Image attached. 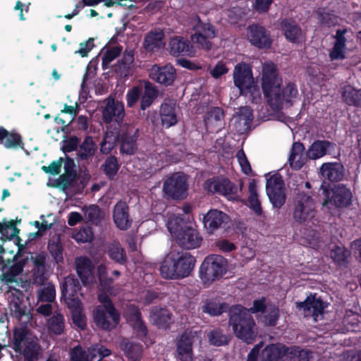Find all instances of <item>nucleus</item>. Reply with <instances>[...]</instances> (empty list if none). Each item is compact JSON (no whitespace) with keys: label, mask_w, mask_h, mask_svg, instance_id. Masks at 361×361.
Instances as JSON below:
<instances>
[{"label":"nucleus","mask_w":361,"mask_h":361,"mask_svg":"<svg viewBox=\"0 0 361 361\" xmlns=\"http://www.w3.org/2000/svg\"><path fill=\"white\" fill-rule=\"evenodd\" d=\"M196 259L188 252H171L162 261L159 271L166 279H179L188 276Z\"/></svg>","instance_id":"1"},{"label":"nucleus","mask_w":361,"mask_h":361,"mask_svg":"<svg viewBox=\"0 0 361 361\" xmlns=\"http://www.w3.org/2000/svg\"><path fill=\"white\" fill-rule=\"evenodd\" d=\"M228 325L235 336L247 344L252 343L256 338L255 321L247 308L241 305H233L228 310Z\"/></svg>","instance_id":"2"},{"label":"nucleus","mask_w":361,"mask_h":361,"mask_svg":"<svg viewBox=\"0 0 361 361\" xmlns=\"http://www.w3.org/2000/svg\"><path fill=\"white\" fill-rule=\"evenodd\" d=\"M11 347L23 361H37L41 354L38 339L26 326L14 328Z\"/></svg>","instance_id":"3"},{"label":"nucleus","mask_w":361,"mask_h":361,"mask_svg":"<svg viewBox=\"0 0 361 361\" xmlns=\"http://www.w3.org/2000/svg\"><path fill=\"white\" fill-rule=\"evenodd\" d=\"M324 197L322 205L331 209H343L352 204L353 193L351 190L343 183L331 185L324 181L320 185Z\"/></svg>","instance_id":"4"},{"label":"nucleus","mask_w":361,"mask_h":361,"mask_svg":"<svg viewBox=\"0 0 361 361\" xmlns=\"http://www.w3.org/2000/svg\"><path fill=\"white\" fill-rule=\"evenodd\" d=\"M190 23L194 31L190 39L197 48L209 51L212 49V40L216 37L217 30L214 25L209 22H204L200 17L195 14L190 18Z\"/></svg>","instance_id":"5"},{"label":"nucleus","mask_w":361,"mask_h":361,"mask_svg":"<svg viewBox=\"0 0 361 361\" xmlns=\"http://www.w3.org/2000/svg\"><path fill=\"white\" fill-rule=\"evenodd\" d=\"M227 259L219 255H209L205 257L200 267V276L204 282L219 280L226 273Z\"/></svg>","instance_id":"6"},{"label":"nucleus","mask_w":361,"mask_h":361,"mask_svg":"<svg viewBox=\"0 0 361 361\" xmlns=\"http://www.w3.org/2000/svg\"><path fill=\"white\" fill-rule=\"evenodd\" d=\"M315 204L312 197L305 192H298L293 202V220L302 224L310 221L315 216Z\"/></svg>","instance_id":"7"},{"label":"nucleus","mask_w":361,"mask_h":361,"mask_svg":"<svg viewBox=\"0 0 361 361\" xmlns=\"http://www.w3.org/2000/svg\"><path fill=\"white\" fill-rule=\"evenodd\" d=\"M188 183L187 176L182 172H176L167 177L163 183L165 195L174 200H182L187 197Z\"/></svg>","instance_id":"8"},{"label":"nucleus","mask_w":361,"mask_h":361,"mask_svg":"<svg viewBox=\"0 0 361 361\" xmlns=\"http://www.w3.org/2000/svg\"><path fill=\"white\" fill-rule=\"evenodd\" d=\"M204 189L209 193L225 197L228 200L238 201V186L224 176L208 178L204 183Z\"/></svg>","instance_id":"9"},{"label":"nucleus","mask_w":361,"mask_h":361,"mask_svg":"<svg viewBox=\"0 0 361 361\" xmlns=\"http://www.w3.org/2000/svg\"><path fill=\"white\" fill-rule=\"evenodd\" d=\"M111 353V350L101 343L91 345L87 350L78 345L71 350L70 358L71 361H101Z\"/></svg>","instance_id":"10"},{"label":"nucleus","mask_w":361,"mask_h":361,"mask_svg":"<svg viewBox=\"0 0 361 361\" xmlns=\"http://www.w3.org/2000/svg\"><path fill=\"white\" fill-rule=\"evenodd\" d=\"M139 130L135 126L124 124L121 126L117 133L120 152L123 154L133 155L137 150Z\"/></svg>","instance_id":"11"},{"label":"nucleus","mask_w":361,"mask_h":361,"mask_svg":"<svg viewBox=\"0 0 361 361\" xmlns=\"http://www.w3.org/2000/svg\"><path fill=\"white\" fill-rule=\"evenodd\" d=\"M81 286L79 281L71 275L65 277L61 284V300L65 302L71 310H78L81 305V302L78 295Z\"/></svg>","instance_id":"12"},{"label":"nucleus","mask_w":361,"mask_h":361,"mask_svg":"<svg viewBox=\"0 0 361 361\" xmlns=\"http://www.w3.org/2000/svg\"><path fill=\"white\" fill-rule=\"evenodd\" d=\"M281 81L276 66L271 61L266 62L262 68V89L268 104L269 99L279 90Z\"/></svg>","instance_id":"13"},{"label":"nucleus","mask_w":361,"mask_h":361,"mask_svg":"<svg viewBox=\"0 0 361 361\" xmlns=\"http://www.w3.org/2000/svg\"><path fill=\"white\" fill-rule=\"evenodd\" d=\"M266 192L274 207L281 208L286 200L284 182L279 173H275L267 179Z\"/></svg>","instance_id":"14"},{"label":"nucleus","mask_w":361,"mask_h":361,"mask_svg":"<svg viewBox=\"0 0 361 361\" xmlns=\"http://www.w3.org/2000/svg\"><path fill=\"white\" fill-rule=\"evenodd\" d=\"M298 90L294 82H289L282 89L274 94L273 97L269 99V105L271 109L279 111L283 108V104L291 106L293 104L294 99L298 97Z\"/></svg>","instance_id":"15"},{"label":"nucleus","mask_w":361,"mask_h":361,"mask_svg":"<svg viewBox=\"0 0 361 361\" xmlns=\"http://www.w3.org/2000/svg\"><path fill=\"white\" fill-rule=\"evenodd\" d=\"M196 333L190 330H185L176 339V358L179 361H193V343Z\"/></svg>","instance_id":"16"},{"label":"nucleus","mask_w":361,"mask_h":361,"mask_svg":"<svg viewBox=\"0 0 361 361\" xmlns=\"http://www.w3.org/2000/svg\"><path fill=\"white\" fill-rule=\"evenodd\" d=\"M92 317L97 327L107 331L114 329L120 322L117 310L111 311L104 306H96L92 311Z\"/></svg>","instance_id":"17"},{"label":"nucleus","mask_w":361,"mask_h":361,"mask_svg":"<svg viewBox=\"0 0 361 361\" xmlns=\"http://www.w3.org/2000/svg\"><path fill=\"white\" fill-rule=\"evenodd\" d=\"M233 83L241 94L250 91L254 83L252 67L250 64L241 62L237 63L233 72Z\"/></svg>","instance_id":"18"},{"label":"nucleus","mask_w":361,"mask_h":361,"mask_svg":"<svg viewBox=\"0 0 361 361\" xmlns=\"http://www.w3.org/2000/svg\"><path fill=\"white\" fill-rule=\"evenodd\" d=\"M247 36L250 43L259 49H269L272 45L270 32L259 24L250 25L247 29Z\"/></svg>","instance_id":"19"},{"label":"nucleus","mask_w":361,"mask_h":361,"mask_svg":"<svg viewBox=\"0 0 361 361\" xmlns=\"http://www.w3.org/2000/svg\"><path fill=\"white\" fill-rule=\"evenodd\" d=\"M25 295L23 291L14 288L8 295L9 309L12 317L21 321L24 317L27 320L30 318V310L24 300Z\"/></svg>","instance_id":"20"},{"label":"nucleus","mask_w":361,"mask_h":361,"mask_svg":"<svg viewBox=\"0 0 361 361\" xmlns=\"http://www.w3.org/2000/svg\"><path fill=\"white\" fill-rule=\"evenodd\" d=\"M32 269L31 270V280L33 284L42 286L48 279V267L47 265V255L44 252L37 253L31 257Z\"/></svg>","instance_id":"21"},{"label":"nucleus","mask_w":361,"mask_h":361,"mask_svg":"<svg viewBox=\"0 0 361 361\" xmlns=\"http://www.w3.org/2000/svg\"><path fill=\"white\" fill-rule=\"evenodd\" d=\"M149 78L166 87L173 85L176 78V68L170 63L165 66L154 65L149 71Z\"/></svg>","instance_id":"22"},{"label":"nucleus","mask_w":361,"mask_h":361,"mask_svg":"<svg viewBox=\"0 0 361 361\" xmlns=\"http://www.w3.org/2000/svg\"><path fill=\"white\" fill-rule=\"evenodd\" d=\"M230 221L229 216L216 209L209 210L203 217L204 227L208 233L212 234L218 229L224 228Z\"/></svg>","instance_id":"23"},{"label":"nucleus","mask_w":361,"mask_h":361,"mask_svg":"<svg viewBox=\"0 0 361 361\" xmlns=\"http://www.w3.org/2000/svg\"><path fill=\"white\" fill-rule=\"evenodd\" d=\"M174 238L180 246L187 250L200 247L202 241L200 233L190 226L183 228Z\"/></svg>","instance_id":"24"},{"label":"nucleus","mask_w":361,"mask_h":361,"mask_svg":"<svg viewBox=\"0 0 361 361\" xmlns=\"http://www.w3.org/2000/svg\"><path fill=\"white\" fill-rule=\"evenodd\" d=\"M113 219L120 230L126 231L131 227L133 219L129 213V206L126 202L121 200L114 205Z\"/></svg>","instance_id":"25"},{"label":"nucleus","mask_w":361,"mask_h":361,"mask_svg":"<svg viewBox=\"0 0 361 361\" xmlns=\"http://www.w3.org/2000/svg\"><path fill=\"white\" fill-rule=\"evenodd\" d=\"M102 113V120L105 123L109 124L114 120L120 124L123 122L125 116L124 105L123 102L111 99L108 101Z\"/></svg>","instance_id":"26"},{"label":"nucleus","mask_w":361,"mask_h":361,"mask_svg":"<svg viewBox=\"0 0 361 361\" xmlns=\"http://www.w3.org/2000/svg\"><path fill=\"white\" fill-rule=\"evenodd\" d=\"M280 29L285 38L291 43L299 44L302 32L300 26L291 18H284L280 23Z\"/></svg>","instance_id":"27"},{"label":"nucleus","mask_w":361,"mask_h":361,"mask_svg":"<svg viewBox=\"0 0 361 361\" xmlns=\"http://www.w3.org/2000/svg\"><path fill=\"white\" fill-rule=\"evenodd\" d=\"M169 52L173 56H193L195 50L191 42L181 36H175L169 42Z\"/></svg>","instance_id":"28"},{"label":"nucleus","mask_w":361,"mask_h":361,"mask_svg":"<svg viewBox=\"0 0 361 361\" xmlns=\"http://www.w3.org/2000/svg\"><path fill=\"white\" fill-rule=\"evenodd\" d=\"M0 144L7 149H24L21 135L15 130L9 131L1 126H0Z\"/></svg>","instance_id":"29"},{"label":"nucleus","mask_w":361,"mask_h":361,"mask_svg":"<svg viewBox=\"0 0 361 361\" xmlns=\"http://www.w3.org/2000/svg\"><path fill=\"white\" fill-rule=\"evenodd\" d=\"M288 347L283 343H276L267 345L260 353L259 361H279L285 360Z\"/></svg>","instance_id":"30"},{"label":"nucleus","mask_w":361,"mask_h":361,"mask_svg":"<svg viewBox=\"0 0 361 361\" xmlns=\"http://www.w3.org/2000/svg\"><path fill=\"white\" fill-rule=\"evenodd\" d=\"M164 32L160 28H156L147 33L144 38L143 49L149 53H153L162 48L164 45Z\"/></svg>","instance_id":"31"},{"label":"nucleus","mask_w":361,"mask_h":361,"mask_svg":"<svg viewBox=\"0 0 361 361\" xmlns=\"http://www.w3.org/2000/svg\"><path fill=\"white\" fill-rule=\"evenodd\" d=\"M296 307L302 310L305 314L311 313L315 317L322 314L325 308L323 300L320 298H317L316 294H310L304 301L296 302Z\"/></svg>","instance_id":"32"},{"label":"nucleus","mask_w":361,"mask_h":361,"mask_svg":"<svg viewBox=\"0 0 361 361\" xmlns=\"http://www.w3.org/2000/svg\"><path fill=\"white\" fill-rule=\"evenodd\" d=\"M322 176L330 182L341 181L345 176V169L338 162L324 163L320 167Z\"/></svg>","instance_id":"33"},{"label":"nucleus","mask_w":361,"mask_h":361,"mask_svg":"<svg viewBox=\"0 0 361 361\" xmlns=\"http://www.w3.org/2000/svg\"><path fill=\"white\" fill-rule=\"evenodd\" d=\"M150 320L159 329H168L173 323V314L166 308L154 307L150 312Z\"/></svg>","instance_id":"34"},{"label":"nucleus","mask_w":361,"mask_h":361,"mask_svg":"<svg viewBox=\"0 0 361 361\" xmlns=\"http://www.w3.org/2000/svg\"><path fill=\"white\" fill-rule=\"evenodd\" d=\"M20 229L17 227L14 220L8 221L6 218H4L2 221H0V239L6 241L16 238L18 246L20 250L24 248V245L20 244L21 239L18 237Z\"/></svg>","instance_id":"35"},{"label":"nucleus","mask_w":361,"mask_h":361,"mask_svg":"<svg viewBox=\"0 0 361 361\" xmlns=\"http://www.w3.org/2000/svg\"><path fill=\"white\" fill-rule=\"evenodd\" d=\"M305 146L300 142H293L288 158L290 166L294 170L300 169L306 163L307 153L305 154Z\"/></svg>","instance_id":"36"},{"label":"nucleus","mask_w":361,"mask_h":361,"mask_svg":"<svg viewBox=\"0 0 361 361\" xmlns=\"http://www.w3.org/2000/svg\"><path fill=\"white\" fill-rule=\"evenodd\" d=\"M120 348L130 361H140L143 355V346L140 343L134 342L128 338H123Z\"/></svg>","instance_id":"37"},{"label":"nucleus","mask_w":361,"mask_h":361,"mask_svg":"<svg viewBox=\"0 0 361 361\" xmlns=\"http://www.w3.org/2000/svg\"><path fill=\"white\" fill-rule=\"evenodd\" d=\"M229 307L230 306L226 302L219 303L216 299L209 298L203 302L199 310L202 313L207 314L210 317H218L224 312H228Z\"/></svg>","instance_id":"38"},{"label":"nucleus","mask_w":361,"mask_h":361,"mask_svg":"<svg viewBox=\"0 0 361 361\" xmlns=\"http://www.w3.org/2000/svg\"><path fill=\"white\" fill-rule=\"evenodd\" d=\"M24 267V260L13 262L10 266L3 265L1 270L2 281H5L7 285L16 283L18 276L23 271Z\"/></svg>","instance_id":"39"},{"label":"nucleus","mask_w":361,"mask_h":361,"mask_svg":"<svg viewBox=\"0 0 361 361\" xmlns=\"http://www.w3.org/2000/svg\"><path fill=\"white\" fill-rule=\"evenodd\" d=\"M334 147V144L329 140H316L309 147L307 156L310 159H317L324 156L329 148Z\"/></svg>","instance_id":"40"},{"label":"nucleus","mask_w":361,"mask_h":361,"mask_svg":"<svg viewBox=\"0 0 361 361\" xmlns=\"http://www.w3.org/2000/svg\"><path fill=\"white\" fill-rule=\"evenodd\" d=\"M96 151L97 145L92 137L87 135L79 145L77 157L81 161H87L94 156Z\"/></svg>","instance_id":"41"},{"label":"nucleus","mask_w":361,"mask_h":361,"mask_svg":"<svg viewBox=\"0 0 361 361\" xmlns=\"http://www.w3.org/2000/svg\"><path fill=\"white\" fill-rule=\"evenodd\" d=\"M161 123L166 128L176 125L178 122L174 103L164 102L160 107Z\"/></svg>","instance_id":"42"},{"label":"nucleus","mask_w":361,"mask_h":361,"mask_svg":"<svg viewBox=\"0 0 361 361\" xmlns=\"http://www.w3.org/2000/svg\"><path fill=\"white\" fill-rule=\"evenodd\" d=\"M342 99L349 106L361 107V90H357L351 85H345L341 89Z\"/></svg>","instance_id":"43"},{"label":"nucleus","mask_w":361,"mask_h":361,"mask_svg":"<svg viewBox=\"0 0 361 361\" xmlns=\"http://www.w3.org/2000/svg\"><path fill=\"white\" fill-rule=\"evenodd\" d=\"M63 167L64 173L60 176V180L63 187H68L75 180L77 176L74 160L67 157Z\"/></svg>","instance_id":"44"},{"label":"nucleus","mask_w":361,"mask_h":361,"mask_svg":"<svg viewBox=\"0 0 361 361\" xmlns=\"http://www.w3.org/2000/svg\"><path fill=\"white\" fill-rule=\"evenodd\" d=\"M312 352L310 350L301 349L298 346L288 347L285 361H310Z\"/></svg>","instance_id":"45"},{"label":"nucleus","mask_w":361,"mask_h":361,"mask_svg":"<svg viewBox=\"0 0 361 361\" xmlns=\"http://www.w3.org/2000/svg\"><path fill=\"white\" fill-rule=\"evenodd\" d=\"M91 261L85 257H80L76 259V271L83 284L88 282L92 275Z\"/></svg>","instance_id":"46"},{"label":"nucleus","mask_w":361,"mask_h":361,"mask_svg":"<svg viewBox=\"0 0 361 361\" xmlns=\"http://www.w3.org/2000/svg\"><path fill=\"white\" fill-rule=\"evenodd\" d=\"M120 166L118 159L114 155H110L105 159L101 169L106 178L110 180H113L116 176Z\"/></svg>","instance_id":"47"},{"label":"nucleus","mask_w":361,"mask_h":361,"mask_svg":"<svg viewBox=\"0 0 361 361\" xmlns=\"http://www.w3.org/2000/svg\"><path fill=\"white\" fill-rule=\"evenodd\" d=\"M350 256V252L345 247L335 246L331 250L330 257L338 267H347L348 263V258Z\"/></svg>","instance_id":"48"},{"label":"nucleus","mask_w":361,"mask_h":361,"mask_svg":"<svg viewBox=\"0 0 361 361\" xmlns=\"http://www.w3.org/2000/svg\"><path fill=\"white\" fill-rule=\"evenodd\" d=\"M107 254L110 259L119 264L124 265L128 261L126 250L118 243L109 246Z\"/></svg>","instance_id":"49"},{"label":"nucleus","mask_w":361,"mask_h":361,"mask_svg":"<svg viewBox=\"0 0 361 361\" xmlns=\"http://www.w3.org/2000/svg\"><path fill=\"white\" fill-rule=\"evenodd\" d=\"M65 329L64 317L61 313H56L48 320V329L51 334L61 335Z\"/></svg>","instance_id":"50"},{"label":"nucleus","mask_w":361,"mask_h":361,"mask_svg":"<svg viewBox=\"0 0 361 361\" xmlns=\"http://www.w3.org/2000/svg\"><path fill=\"white\" fill-rule=\"evenodd\" d=\"M188 226L182 214L173 215L167 221V228L172 235L176 236L180 231Z\"/></svg>","instance_id":"51"},{"label":"nucleus","mask_w":361,"mask_h":361,"mask_svg":"<svg viewBox=\"0 0 361 361\" xmlns=\"http://www.w3.org/2000/svg\"><path fill=\"white\" fill-rule=\"evenodd\" d=\"M56 299V290L53 284L49 283L47 286L37 291V302H53Z\"/></svg>","instance_id":"52"},{"label":"nucleus","mask_w":361,"mask_h":361,"mask_svg":"<svg viewBox=\"0 0 361 361\" xmlns=\"http://www.w3.org/2000/svg\"><path fill=\"white\" fill-rule=\"evenodd\" d=\"M47 248L56 263L59 264L63 262V247L59 239H58L56 241H49Z\"/></svg>","instance_id":"53"},{"label":"nucleus","mask_w":361,"mask_h":361,"mask_svg":"<svg viewBox=\"0 0 361 361\" xmlns=\"http://www.w3.org/2000/svg\"><path fill=\"white\" fill-rule=\"evenodd\" d=\"M279 317V308L274 305H270L268 306L267 314L264 316V324L267 326L274 327L277 324Z\"/></svg>","instance_id":"54"},{"label":"nucleus","mask_w":361,"mask_h":361,"mask_svg":"<svg viewBox=\"0 0 361 361\" xmlns=\"http://www.w3.org/2000/svg\"><path fill=\"white\" fill-rule=\"evenodd\" d=\"M122 51L121 46H115L112 48L108 49L104 54L102 59V65L103 69H106L109 63L117 58Z\"/></svg>","instance_id":"55"},{"label":"nucleus","mask_w":361,"mask_h":361,"mask_svg":"<svg viewBox=\"0 0 361 361\" xmlns=\"http://www.w3.org/2000/svg\"><path fill=\"white\" fill-rule=\"evenodd\" d=\"M142 94V87L140 86H133L129 89L126 95L127 106L133 107L140 99Z\"/></svg>","instance_id":"56"},{"label":"nucleus","mask_w":361,"mask_h":361,"mask_svg":"<svg viewBox=\"0 0 361 361\" xmlns=\"http://www.w3.org/2000/svg\"><path fill=\"white\" fill-rule=\"evenodd\" d=\"M209 343L215 346H221L228 343L227 336L219 329L210 331L208 334Z\"/></svg>","instance_id":"57"},{"label":"nucleus","mask_w":361,"mask_h":361,"mask_svg":"<svg viewBox=\"0 0 361 361\" xmlns=\"http://www.w3.org/2000/svg\"><path fill=\"white\" fill-rule=\"evenodd\" d=\"M85 215L89 222L97 224L101 219V209L97 204H91L85 211Z\"/></svg>","instance_id":"58"},{"label":"nucleus","mask_w":361,"mask_h":361,"mask_svg":"<svg viewBox=\"0 0 361 361\" xmlns=\"http://www.w3.org/2000/svg\"><path fill=\"white\" fill-rule=\"evenodd\" d=\"M94 238L92 228L90 226H82L75 233L74 238L77 242H91Z\"/></svg>","instance_id":"59"},{"label":"nucleus","mask_w":361,"mask_h":361,"mask_svg":"<svg viewBox=\"0 0 361 361\" xmlns=\"http://www.w3.org/2000/svg\"><path fill=\"white\" fill-rule=\"evenodd\" d=\"M126 314L127 320L132 323V324L142 319L141 312L135 305H129L127 307Z\"/></svg>","instance_id":"60"},{"label":"nucleus","mask_w":361,"mask_h":361,"mask_svg":"<svg viewBox=\"0 0 361 361\" xmlns=\"http://www.w3.org/2000/svg\"><path fill=\"white\" fill-rule=\"evenodd\" d=\"M98 278L100 285L104 288H110L114 283V279L107 276L106 267L102 265L98 268Z\"/></svg>","instance_id":"61"},{"label":"nucleus","mask_w":361,"mask_h":361,"mask_svg":"<svg viewBox=\"0 0 361 361\" xmlns=\"http://www.w3.org/2000/svg\"><path fill=\"white\" fill-rule=\"evenodd\" d=\"M63 158H59L57 161H53L49 166H42V170L48 174L56 176L61 171Z\"/></svg>","instance_id":"62"},{"label":"nucleus","mask_w":361,"mask_h":361,"mask_svg":"<svg viewBox=\"0 0 361 361\" xmlns=\"http://www.w3.org/2000/svg\"><path fill=\"white\" fill-rule=\"evenodd\" d=\"M132 326L136 333L137 337L145 342V339L148 334V329L144 321L141 319V321L133 323Z\"/></svg>","instance_id":"63"},{"label":"nucleus","mask_w":361,"mask_h":361,"mask_svg":"<svg viewBox=\"0 0 361 361\" xmlns=\"http://www.w3.org/2000/svg\"><path fill=\"white\" fill-rule=\"evenodd\" d=\"M94 39L90 37L87 41L80 44V48L75 51V54H80L82 57H87L88 53L94 47Z\"/></svg>","instance_id":"64"}]
</instances>
